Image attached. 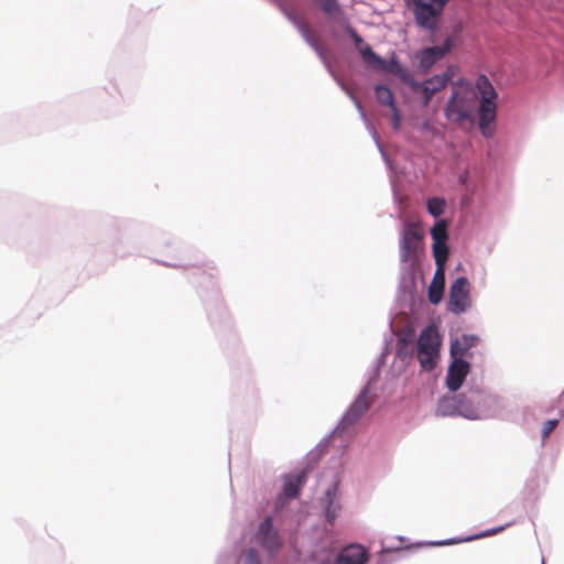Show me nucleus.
I'll use <instances>...</instances> for the list:
<instances>
[{
  "label": "nucleus",
  "instance_id": "nucleus-21",
  "mask_svg": "<svg viewBox=\"0 0 564 564\" xmlns=\"http://www.w3.org/2000/svg\"><path fill=\"white\" fill-rule=\"evenodd\" d=\"M376 97L380 104L390 107L391 110H395V104L390 88L383 85H378L376 87Z\"/></svg>",
  "mask_w": 564,
  "mask_h": 564
},
{
  "label": "nucleus",
  "instance_id": "nucleus-4",
  "mask_svg": "<svg viewBox=\"0 0 564 564\" xmlns=\"http://www.w3.org/2000/svg\"><path fill=\"white\" fill-rule=\"evenodd\" d=\"M453 72L448 68L445 73L435 75L423 83L416 82L414 78L410 84V87L415 93H421L423 96V106H427L432 97L446 87L451 80Z\"/></svg>",
  "mask_w": 564,
  "mask_h": 564
},
{
  "label": "nucleus",
  "instance_id": "nucleus-16",
  "mask_svg": "<svg viewBox=\"0 0 564 564\" xmlns=\"http://www.w3.org/2000/svg\"><path fill=\"white\" fill-rule=\"evenodd\" d=\"M305 478H306L305 470H302L301 473H299L295 476L288 477L284 482V488H283L284 495L289 498H295L299 495L300 489L305 481Z\"/></svg>",
  "mask_w": 564,
  "mask_h": 564
},
{
  "label": "nucleus",
  "instance_id": "nucleus-13",
  "mask_svg": "<svg viewBox=\"0 0 564 564\" xmlns=\"http://www.w3.org/2000/svg\"><path fill=\"white\" fill-rule=\"evenodd\" d=\"M295 25L306 41V43L318 54L321 58H325V50L321 43L319 36L315 33V31L306 23L304 20H295Z\"/></svg>",
  "mask_w": 564,
  "mask_h": 564
},
{
  "label": "nucleus",
  "instance_id": "nucleus-7",
  "mask_svg": "<svg viewBox=\"0 0 564 564\" xmlns=\"http://www.w3.org/2000/svg\"><path fill=\"white\" fill-rule=\"evenodd\" d=\"M257 542L271 555L274 556L282 547L279 532L273 527L271 517H267L259 525L256 534Z\"/></svg>",
  "mask_w": 564,
  "mask_h": 564
},
{
  "label": "nucleus",
  "instance_id": "nucleus-20",
  "mask_svg": "<svg viewBox=\"0 0 564 564\" xmlns=\"http://www.w3.org/2000/svg\"><path fill=\"white\" fill-rule=\"evenodd\" d=\"M326 498H327V506L325 508V514H326L327 521L333 524L339 513L340 506L335 500V497L332 496V491L329 489L326 491Z\"/></svg>",
  "mask_w": 564,
  "mask_h": 564
},
{
  "label": "nucleus",
  "instance_id": "nucleus-28",
  "mask_svg": "<svg viewBox=\"0 0 564 564\" xmlns=\"http://www.w3.org/2000/svg\"><path fill=\"white\" fill-rule=\"evenodd\" d=\"M351 36H352V40L356 44V46L360 50V47H362L364 45H366L364 43V40L361 36H359L355 31L351 32Z\"/></svg>",
  "mask_w": 564,
  "mask_h": 564
},
{
  "label": "nucleus",
  "instance_id": "nucleus-14",
  "mask_svg": "<svg viewBox=\"0 0 564 564\" xmlns=\"http://www.w3.org/2000/svg\"><path fill=\"white\" fill-rule=\"evenodd\" d=\"M478 343V337L475 335L463 334L459 337H456L451 343V356L452 358H462L464 359L467 356L468 350L475 347Z\"/></svg>",
  "mask_w": 564,
  "mask_h": 564
},
{
  "label": "nucleus",
  "instance_id": "nucleus-18",
  "mask_svg": "<svg viewBox=\"0 0 564 564\" xmlns=\"http://www.w3.org/2000/svg\"><path fill=\"white\" fill-rule=\"evenodd\" d=\"M433 256L435 259L436 267L445 268L448 259L449 249L446 242H433Z\"/></svg>",
  "mask_w": 564,
  "mask_h": 564
},
{
  "label": "nucleus",
  "instance_id": "nucleus-17",
  "mask_svg": "<svg viewBox=\"0 0 564 564\" xmlns=\"http://www.w3.org/2000/svg\"><path fill=\"white\" fill-rule=\"evenodd\" d=\"M381 68L386 69L390 74L398 76L403 83H405L409 86L413 80V76L411 75V73L395 59H392L389 64L384 63L383 67Z\"/></svg>",
  "mask_w": 564,
  "mask_h": 564
},
{
  "label": "nucleus",
  "instance_id": "nucleus-2",
  "mask_svg": "<svg viewBox=\"0 0 564 564\" xmlns=\"http://www.w3.org/2000/svg\"><path fill=\"white\" fill-rule=\"evenodd\" d=\"M417 360L425 371L433 370L440 358L441 337L436 326L427 325L420 334L416 343Z\"/></svg>",
  "mask_w": 564,
  "mask_h": 564
},
{
  "label": "nucleus",
  "instance_id": "nucleus-9",
  "mask_svg": "<svg viewBox=\"0 0 564 564\" xmlns=\"http://www.w3.org/2000/svg\"><path fill=\"white\" fill-rule=\"evenodd\" d=\"M371 398L368 389H364L346 412L343 422L347 425L354 424L369 409Z\"/></svg>",
  "mask_w": 564,
  "mask_h": 564
},
{
  "label": "nucleus",
  "instance_id": "nucleus-27",
  "mask_svg": "<svg viewBox=\"0 0 564 564\" xmlns=\"http://www.w3.org/2000/svg\"><path fill=\"white\" fill-rule=\"evenodd\" d=\"M392 112H393V120H392L393 128L399 129L400 123H401V118H400L398 108L395 107V110H392Z\"/></svg>",
  "mask_w": 564,
  "mask_h": 564
},
{
  "label": "nucleus",
  "instance_id": "nucleus-19",
  "mask_svg": "<svg viewBox=\"0 0 564 564\" xmlns=\"http://www.w3.org/2000/svg\"><path fill=\"white\" fill-rule=\"evenodd\" d=\"M359 52L364 62L367 63L368 65L376 68L383 67L384 61L373 52L370 45H364L362 47H360Z\"/></svg>",
  "mask_w": 564,
  "mask_h": 564
},
{
  "label": "nucleus",
  "instance_id": "nucleus-8",
  "mask_svg": "<svg viewBox=\"0 0 564 564\" xmlns=\"http://www.w3.org/2000/svg\"><path fill=\"white\" fill-rule=\"evenodd\" d=\"M469 364L462 358H453L451 362L447 376L446 384L451 391H457L464 383L465 378L469 373Z\"/></svg>",
  "mask_w": 564,
  "mask_h": 564
},
{
  "label": "nucleus",
  "instance_id": "nucleus-25",
  "mask_svg": "<svg viewBox=\"0 0 564 564\" xmlns=\"http://www.w3.org/2000/svg\"><path fill=\"white\" fill-rule=\"evenodd\" d=\"M245 564H262L256 549H249L247 551Z\"/></svg>",
  "mask_w": 564,
  "mask_h": 564
},
{
  "label": "nucleus",
  "instance_id": "nucleus-1",
  "mask_svg": "<svg viewBox=\"0 0 564 564\" xmlns=\"http://www.w3.org/2000/svg\"><path fill=\"white\" fill-rule=\"evenodd\" d=\"M475 86L476 90L467 86L454 87L444 113L452 123L474 124V112L479 98L478 126L485 138H491L495 133L492 124L497 118L498 93L485 75L478 76Z\"/></svg>",
  "mask_w": 564,
  "mask_h": 564
},
{
  "label": "nucleus",
  "instance_id": "nucleus-6",
  "mask_svg": "<svg viewBox=\"0 0 564 564\" xmlns=\"http://www.w3.org/2000/svg\"><path fill=\"white\" fill-rule=\"evenodd\" d=\"M423 237L422 228L416 223H409L404 226L401 239V258L408 262L420 249Z\"/></svg>",
  "mask_w": 564,
  "mask_h": 564
},
{
  "label": "nucleus",
  "instance_id": "nucleus-3",
  "mask_svg": "<svg viewBox=\"0 0 564 564\" xmlns=\"http://www.w3.org/2000/svg\"><path fill=\"white\" fill-rule=\"evenodd\" d=\"M412 12L420 28L434 31L448 0H410Z\"/></svg>",
  "mask_w": 564,
  "mask_h": 564
},
{
  "label": "nucleus",
  "instance_id": "nucleus-15",
  "mask_svg": "<svg viewBox=\"0 0 564 564\" xmlns=\"http://www.w3.org/2000/svg\"><path fill=\"white\" fill-rule=\"evenodd\" d=\"M445 288V268L436 267L432 283L429 288V300L432 304H437L443 297Z\"/></svg>",
  "mask_w": 564,
  "mask_h": 564
},
{
  "label": "nucleus",
  "instance_id": "nucleus-24",
  "mask_svg": "<svg viewBox=\"0 0 564 564\" xmlns=\"http://www.w3.org/2000/svg\"><path fill=\"white\" fill-rule=\"evenodd\" d=\"M323 10L328 14H335L339 11V4L337 0H319Z\"/></svg>",
  "mask_w": 564,
  "mask_h": 564
},
{
  "label": "nucleus",
  "instance_id": "nucleus-26",
  "mask_svg": "<svg viewBox=\"0 0 564 564\" xmlns=\"http://www.w3.org/2000/svg\"><path fill=\"white\" fill-rule=\"evenodd\" d=\"M557 423L558 421L556 419L546 421L542 429V436L544 438L547 437L554 431Z\"/></svg>",
  "mask_w": 564,
  "mask_h": 564
},
{
  "label": "nucleus",
  "instance_id": "nucleus-23",
  "mask_svg": "<svg viewBox=\"0 0 564 564\" xmlns=\"http://www.w3.org/2000/svg\"><path fill=\"white\" fill-rule=\"evenodd\" d=\"M445 205L446 203L444 199L433 197L427 200V210L432 216L438 217L444 213Z\"/></svg>",
  "mask_w": 564,
  "mask_h": 564
},
{
  "label": "nucleus",
  "instance_id": "nucleus-30",
  "mask_svg": "<svg viewBox=\"0 0 564 564\" xmlns=\"http://www.w3.org/2000/svg\"><path fill=\"white\" fill-rule=\"evenodd\" d=\"M558 406L564 410V391L562 392V394L558 398Z\"/></svg>",
  "mask_w": 564,
  "mask_h": 564
},
{
  "label": "nucleus",
  "instance_id": "nucleus-11",
  "mask_svg": "<svg viewBox=\"0 0 564 564\" xmlns=\"http://www.w3.org/2000/svg\"><path fill=\"white\" fill-rule=\"evenodd\" d=\"M453 41L451 37L446 39L442 46H432L422 51L421 53V66L430 68L438 59H441L447 52L451 51Z\"/></svg>",
  "mask_w": 564,
  "mask_h": 564
},
{
  "label": "nucleus",
  "instance_id": "nucleus-10",
  "mask_svg": "<svg viewBox=\"0 0 564 564\" xmlns=\"http://www.w3.org/2000/svg\"><path fill=\"white\" fill-rule=\"evenodd\" d=\"M443 406L452 409L448 414H458L470 420L479 417L477 410L462 395L444 401Z\"/></svg>",
  "mask_w": 564,
  "mask_h": 564
},
{
  "label": "nucleus",
  "instance_id": "nucleus-29",
  "mask_svg": "<svg viewBox=\"0 0 564 564\" xmlns=\"http://www.w3.org/2000/svg\"><path fill=\"white\" fill-rule=\"evenodd\" d=\"M502 529H503L502 527L501 528H497V529H492L490 531H487L486 533L477 535V538H482V536H488V535H492V534L499 533L500 531H502Z\"/></svg>",
  "mask_w": 564,
  "mask_h": 564
},
{
  "label": "nucleus",
  "instance_id": "nucleus-5",
  "mask_svg": "<svg viewBox=\"0 0 564 564\" xmlns=\"http://www.w3.org/2000/svg\"><path fill=\"white\" fill-rule=\"evenodd\" d=\"M470 284L465 276L457 278L449 289L448 310L460 314L470 305Z\"/></svg>",
  "mask_w": 564,
  "mask_h": 564
},
{
  "label": "nucleus",
  "instance_id": "nucleus-22",
  "mask_svg": "<svg viewBox=\"0 0 564 564\" xmlns=\"http://www.w3.org/2000/svg\"><path fill=\"white\" fill-rule=\"evenodd\" d=\"M431 236L433 242H446L448 238L447 223L445 220L436 223L431 229Z\"/></svg>",
  "mask_w": 564,
  "mask_h": 564
},
{
  "label": "nucleus",
  "instance_id": "nucleus-12",
  "mask_svg": "<svg viewBox=\"0 0 564 564\" xmlns=\"http://www.w3.org/2000/svg\"><path fill=\"white\" fill-rule=\"evenodd\" d=\"M367 551L359 544L345 547L337 557V564H366Z\"/></svg>",
  "mask_w": 564,
  "mask_h": 564
}]
</instances>
